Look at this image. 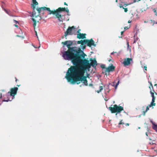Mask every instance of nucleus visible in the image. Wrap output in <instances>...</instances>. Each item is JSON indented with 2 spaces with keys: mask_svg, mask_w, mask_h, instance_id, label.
I'll list each match as a JSON object with an SVG mask.
<instances>
[{
  "mask_svg": "<svg viewBox=\"0 0 157 157\" xmlns=\"http://www.w3.org/2000/svg\"><path fill=\"white\" fill-rule=\"evenodd\" d=\"M64 51L63 53V57L66 60H71L74 65H77L79 64H83L84 67L89 68V61L84 59L82 60L81 58L84 59L86 56L83 51L77 47H74L71 49V52Z\"/></svg>",
  "mask_w": 157,
  "mask_h": 157,
  "instance_id": "nucleus-1",
  "label": "nucleus"
},
{
  "mask_svg": "<svg viewBox=\"0 0 157 157\" xmlns=\"http://www.w3.org/2000/svg\"><path fill=\"white\" fill-rule=\"evenodd\" d=\"M85 67L81 66L78 68L76 67H71L68 69L65 76L68 82L71 84H74L80 83V81L83 82L85 86H88L86 77L84 76Z\"/></svg>",
  "mask_w": 157,
  "mask_h": 157,
  "instance_id": "nucleus-2",
  "label": "nucleus"
},
{
  "mask_svg": "<svg viewBox=\"0 0 157 157\" xmlns=\"http://www.w3.org/2000/svg\"><path fill=\"white\" fill-rule=\"evenodd\" d=\"M65 9V8H61V7H59L56 10L51 11L50 10L49 8H47L45 7L41 8H36V10L38 11L39 14L41 13H42V14H44V12H43L44 10H47L49 11V14H52L55 15L56 16V17L58 18V20L60 22L62 21V15L60 14V11L64 10Z\"/></svg>",
  "mask_w": 157,
  "mask_h": 157,
  "instance_id": "nucleus-3",
  "label": "nucleus"
},
{
  "mask_svg": "<svg viewBox=\"0 0 157 157\" xmlns=\"http://www.w3.org/2000/svg\"><path fill=\"white\" fill-rule=\"evenodd\" d=\"M109 109L112 113L117 112L116 114V116L117 113H120L122 110H123V107L122 106H118L117 105H114L113 107H110Z\"/></svg>",
  "mask_w": 157,
  "mask_h": 157,
  "instance_id": "nucleus-4",
  "label": "nucleus"
},
{
  "mask_svg": "<svg viewBox=\"0 0 157 157\" xmlns=\"http://www.w3.org/2000/svg\"><path fill=\"white\" fill-rule=\"evenodd\" d=\"M62 44H63V47H64V46L66 45V46L68 48V49L67 51H69V52H71V49L73 47L70 48V46L72 45L73 42V41L71 40H67L65 41L64 42H62ZM65 51H64V52ZM64 51L62 53L63 54Z\"/></svg>",
  "mask_w": 157,
  "mask_h": 157,
  "instance_id": "nucleus-5",
  "label": "nucleus"
},
{
  "mask_svg": "<svg viewBox=\"0 0 157 157\" xmlns=\"http://www.w3.org/2000/svg\"><path fill=\"white\" fill-rule=\"evenodd\" d=\"M87 40H81L80 41H77V43L78 44H81L82 45V46H81V47H79V48H80V49L81 48L82 49H85L86 48V41Z\"/></svg>",
  "mask_w": 157,
  "mask_h": 157,
  "instance_id": "nucleus-6",
  "label": "nucleus"
},
{
  "mask_svg": "<svg viewBox=\"0 0 157 157\" xmlns=\"http://www.w3.org/2000/svg\"><path fill=\"white\" fill-rule=\"evenodd\" d=\"M86 40L87 41H86V44L87 46L89 47H90L92 45L94 47L96 46V45L94 44V42L92 39H91L90 40Z\"/></svg>",
  "mask_w": 157,
  "mask_h": 157,
  "instance_id": "nucleus-7",
  "label": "nucleus"
},
{
  "mask_svg": "<svg viewBox=\"0 0 157 157\" xmlns=\"http://www.w3.org/2000/svg\"><path fill=\"white\" fill-rule=\"evenodd\" d=\"M74 26H72L71 27H69L67 29L66 32L64 33V36H66L67 35H70L72 34L71 32L73 29H75Z\"/></svg>",
  "mask_w": 157,
  "mask_h": 157,
  "instance_id": "nucleus-8",
  "label": "nucleus"
},
{
  "mask_svg": "<svg viewBox=\"0 0 157 157\" xmlns=\"http://www.w3.org/2000/svg\"><path fill=\"white\" fill-rule=\"evenodd\" d=\"M90 61L91 62L89 64V68H90L92 66L93 67H95L97 66V61L96 60H93L91 59H90Z\"/></svg>",
  "mask_w": 157,
  "mask_h": 157,
  "instance_id": "nucleus-9",
  "label": "nucleus"
},
{
  "mask_svg": "<svg viewBox=\"0 0 157 157\" xmlns=\"http://www.w3.org/2000/svg\"><path fill=\"white\" fill-rule=\"evenodd\" d=\"M132 61V59L129 58H127L124 59L123 63L125 66H128L131 63V61Z\"/></svg>",
  "mask_w": 157,
  "mask_h": 157,
  "instance_id": "nucleus-10",
  "label": "nucleus"
},
{
  "mask_svg": "<svg viewBox=\"0 0 157 157\" xmlns=\"http://www.w3.org/2000/svg\"><path fill=\"white\" fill-rule=\"evenodd\" d=\"M18 89L17 87H15L14 88H12L11 89V96L14 97V95H13L16 94L17 93V90Z\"/></svg>",
  "mask_w": 157,
  "mask_h": 157,
  "instance_id": "nucleus-11",
  "label": "nucleus"
},
{
  "mask_svg": "<svg viewBox=\"0 0 157 157\" xmlns=\"http://www.w3.org/2000/svg\"><path fill=\"white\" fill-rule=\"evenodd\" d=\"M115 67L113 66V65L111 66L108 67L106 68L105 72H109L111 71H113L114 70Z\"/></svg>",
  "mask_w": 157,
  "mask_h": 157,
  "instance_id": "nucleus-12",
  "label": "nucleus"
},
{
  "mask_svg": "<svg viewBox=\"0 0 157 157\" xmlns=\"http://www.w3.org/2000/svg\"><path fill=\"white\" fill-rule=\"evenodd\" d=\"M86 35V34H78L77 35V38L79 39L86 38V37L85 36Z\"/></svg>",
  "mask_w": 157,
  "mask_h": 157,
  "instance_id": "nucleus-13",
  "label": "nucleus"
},
{
  "mask_svg": "<svg viewBox=\"0 0 157 157\" xmlns=\"http://www.w3.org/2000/svg\"><path fill=\"white\" fill-rule=\"evenodd\" d=\"M119 82H120V80L119 79H118V80L117 83L116 84H115L114 82H112L111 83H109V85H111L112 86L114 87L115 88V89H116L117 88L118 85V84L119 83Z\"/></svg>",
  "mask_w": 157,
  "mask_h": 157,
  "instance_id": "nucleus-14",
  "label": "nucleus"
},
{
  "mask_svg": "<svg viewBox=\"0 0 157 157\" xmlns=\"http://www.w3.org/2000/svg\"><path fill=\"white\" fill-rule=\"evenodd\" d=\"M33 17H34L35 18H37L38 17L39 19H38L39 20H40L41 19H42V18L40 16H39V15H38L37 16H36V13L35 12H33Z\"/></svg>",
  "mask_w": 157,
  "mask_h": 157,
  "instance_id": "nucleus-15",
  "label": "nucleus"
},
{
  "mask_svg": "<svg viewBox=\"0 0 157 157\" xmlns=\"http://www.w3.org/2000/svg\"><path fill=\"white\" fill-rule=\"evenodd\" d=\"M32 20L33 21V26H34V27L35 28V27L36 26V20L35 19L33 18H32Z\"/></svg>",
  "mask_w": 157,
  "mask_h": 157,
  "instance_id": "nucleus-16",
  "label": "nucleus"
},
{
  "mask_svg": "<svg viewBox=\"0 0 157 157\" xmlns=\"http://www.w3.org/2000/svg\"><path fill=\"white\" fill-rule=\"evenodd\" d=\"M65 9H65V10H63V11H60V14H61V15H62V21H61V22H63V21H62V20L63 19V14H61V12L63 11H66V12H67V13H69V10L67 9H67H66V10H65Z\"/></svg>",
  "mask_w": 157,
  "mask_h": 157,
  "instance_id": "nucleus-17",
  "label": "nucleus"
},
{
  "mask_svg": "<svg viewBox=\"0 0 157 157\" xmlns=\"http://www.w3.org/2000/svg\"><path fill=\"white\" fill-rule=\"evenodd\" d=\"M152 128L156 132H157V124H154L152 125Z\"/></svg>",
  "mask_w": 157,
  "mask_h": 157,
  "instance_id": "nucleus-18",
  "label": "nucleus"
},
{
  "mask_svg": "<svg viewBox=\"0 0 157 157\" xmlns=\"http://www.w3.org/2000/svg\"><path fill=\"white\" fill-rule=\"evenodd\" d=\"M122 120H121L119 123L118 124V125H120V124H124V123L123 122H122ZM125 125H126V126H128L129 125V124L128 123H126V124H125Z\"/></svg>",
  "mask_w": 157,
  "mask_h": 157,
  "instance_id": "nucleus-19",
  "label": "nucleus"
},
{
  "mask_svg": "<svg viewBox=\"0 0 157 157\" xmlns=\"http://www.w3.org/2000/svg\"><path fill=\"white\" fill-rule=\"evenodd\" d=\"M103 87L102 86H100L99 87V90H97L96 91V92L98 93H99L100 92H101V91L103 90Z\"/></svg>",
  "mask_w": 157,
  "mask_h": 157,
  "instance_id": "nucleus-20",
  "label": "nucleus"
},
{
  "mask_svg": "<svg viewBox=\"0 0 157 157\" xmlns=\"http://www.w3.org/2000/svg\"><path fill=\"white\" fill-rule=\"evenodd\" d=\"M32 2L33 3V4H32V6H34V5H37L38 4V2L36 1V0H33Z\"/></svg>",
  "mask_w": 157,
  "mask_h": 157,
  "instance_id": "nucleus-21",
  "label": "nucleus"
},
{
  "mask_svg": "<svg viewBox=\"0 0 157 157\" xmlns=\"http://www.w3.org/2000/svg\"><path fill=\"white\" fill-rule=\"evenodd\" d=\"M4 91V90H0V105H1L2 104V102H1V98H2V94L1 93V91Z\"/></svg>",
  "mask_w": 157,
  "mask_h": 157,
  "instance_id": "nucleus-22",
  "label": "nucleus"
},
{
  "mask_svg": "<svg viewBox=\"0 0 157 157\" xmlns=\"http://www.w3.org/2000/svg\"><path fill=\"white\" fill-rule=\"evenodd\" d=\"M155 99H152V101L151 102V103L150 104L152 106H155V104L154 103V102H155Z\"/></svg>",
  "mask_w": 157,
  "mask_h": 157,
  "instance_id": "nucleus-23",
  "label": "nucleus"
},
{
  "mask_svg": "<svg viewBox=\"0 0 157 157\" xmlns=\"http://www.w3.org/2000/svg\"><path fill=\"white\" fill-rule=\"evenodd\" d=\"M150 93L152 97V99H155V98L154 95V94L153 93L150 91Z\"/></svg>",
  "mask_w": 157,
  "mask_h": 157,
  "instance_id": "nucleus-24",
  "label": "nucleus"
},
{
  "mask_svg": "<svg viewBox=\"0 0 157 157\" xmlns=\"http://www.w3.org/2000/svg\"><path fill=\"white\" fill-rule=\"evenodd\" d=\"M6 13L7 14H8L10 16H12V15H11V11L9 10H7V12H6Z\"/></svg>",
  "mask_w": 157,
  "mask_h": 157,
  "instance_id": "nucleus-25",
  "label": "nucleus"
},
{
  "mask_svg": "<svg viewBox=\"0 0 157 157\" xmlns=\"http://www.w3.org/2000/svg\"><path fill=\"white\" fill-rule=\"evenodd\" d=\"M9 101H11V100H10L9 99L7 100H3L1 102H2V103L3 102H8Z\"/></svg>",
  "mask_w": 157,
  "mask_h": 157,
  "instance_id": "nucleus-26",
  "label": "nucleus"
},
{
  "mask_svg": "<svg viewBox=\"0 0 157 157\" xmlns=\"http://www.w3.org/2000/svg\"><path fill=\"white\" fill-rule=\"evenodd\" d=\"M153 11L155 13V15H156L157 16V12H156V11L155 9H153Z\"/></svg>",
  "mask_w": 157,
  "mask_h": 157,
  "instance_id": "nucleus-27",
  "label": "nucleus"
},
{
  "mask_svg": "<svg viewBox=\"0 0 157 157\" xmlns=\"http://www.w3.org/2000/svg\"><path fill=\"white\" fill-rule=\"evenodd\" d=\"M138 38H137L136 39H134L133 43H136V42L138 40Z\"/></svg>",
  "mask_w": 157,
  "mask_h": 157,
  "instance_id": "nucleus-28",
  "label": "nucleus"
},
{
  "mask_svg": "<svg viewBox=\"0 0 157 157\" xmlns=\"http://www.w3.org/2000/svg\"><path fill=\"white\" fill-rule=\"evenodd\" d=\"M10 95H11V92L10 91H9L7 94V95H6V96H8Z\"/></svg>",
  "mask_w": 157,
  "mask_h": 157,
  "instance_id": "nucleus-29",
  "label": "nucleus"
},
{
  "mask_svg": "<svg viewBox=\"0 0 157 157\" xmlns=\"http://www.w3.org/2000/svg\"><path fill=\"white\" fill-rule=\"evenodd\" d=\"M150 121L152 123V125L155 124V123L154 122L151 120H150Z\"/></svg>",
  "mask_w": 157,
  "mask_h": 157,
  "instance_id": "nucleus-30",
  "label": "nucleus"
},
{
  "mask_svg": "<svg viewBox=\"0 0 157 157\" xmlns=\"http://www.w3.org/2000/svg\"><path fill=\"white\" fill-rule=\"evenodd\" d=\"M13 21L14 23H15L16 24H17V23L19 24L18 22L17 21L15 20H13Z\"/></svg>",
  "mask_w": 157,
  "mask_h": 157,
  "instance_id": "nucleus-31",
  "label": "nucleus"
},
{
  "mask_svg": "<svg viewBox=\"0 0 157 157\" xmlns=\"http://www.w3.org/2000/svg\"><path fill=\"white\" fill-rule=\"evenodd\" d=\"M149 107H148V106H147L146 107V112H147L148 110H149Z\"/></svg>",
  "mask_w": 157,
  "mask_h": 157,
  "instance_id": "nucleus-32",
  "label": "nucleus"
},
{
  "mask_svg": "<svg viewBox=\"0 0 157 157\" xmlns=\"http://www.w3.org/2000/svg\"><path fill=\"white\" fill-rule=\"evenodd\" d=\"M123 9H124V11L125 12H126L128 11L127 8H123Z\"/></svg>",
  "mask_w": 157,
  "mask_h": 157,
  "instance_id": "nucleus-33",
  "label": "nucleus"
},
{
  "mask_svg": "<svg viewBox=\"0 0 157 157\" xmlns=\"http://www.w3.org/2000/svg\"><path fill=\"white\" fill-rule=\"evenodd\" d=\"M2 8H3V10H4L6 12H7V11L8 10H6V9H5V8H3V7L2 6Z\"/></svg>",
  "mask_w": 157,
  "mask_h": 157,
  "instance_id": "nucleus-34",
  "label": "nucleus"
},
{
  "mask_svg": "<svg viewBox=\"0 0 157 157\" xmlns=\"http://www.w3.org/2000/svg\"><path fill=\"white\" fill-rule=\"evenodd\" d=\"M146 112H146V110L145 111H144L143 112V114L144 115H145V113H146Z\"/></svg>",
  "mask_w": 157,
  "mask_h": 157,
  "instance_id": "nucleus-35",
  "label": "nucleus"
},
{
  "mask_svg": "<svg viewBox=\"0 0 157 157\" xmlns=\"http://www.w3.org/2000/svg\"><path fill=\"white\" fill-rule=\"evenodd\" d=\"M80 31H81L80 29H78V30L77 32V33H78V34L80 33Z\"/></svg>",
  "mask_w": 157,
  "mask_h": 157,
  "instance_id": "nucleus-36",
  "label": "nucleus"
},
{
  "mask_svg": "<svg viewBox=\"0 0 157 157\" xmlns=\"http://www.w3.org/2000/svg\"><path fill=\"white\" fill-rule=\"evenodd\" d=\"M144 68L145 69V70H146V71H147V67H146V66H144Z\"/></svg>",
  "mask_w": 157,
  "mask_h": 157,
  "instance_id": "nucleus-37",
  "label": "nucleus"
},
{
  "mask_svg": "<svg viewBox=\"0 0 157 157\" xmlns=\"http://www.w3.org/2000/svg\"><path fill=\"white\" fill-rule=\"evenodd\" d=\"M35 33H36V36H37V38L38 39V36H37V32H36V31H35Z\"/></svg>",
  "mask_w": 157,
  "mask_h": 157,
  "instance_id": "nucleus-38",
  "label": "nucleus"
},
{
  "mask_svg": "<svg viewBox=\"0 0 157 157\" xmlns=\"http://www.w3.org/2000/svg\"><path fill=\"white\" fill-rule=\"evenodd\" d=\"M127 47L128 48L129 47V42L128 41H127Z\"/></svg>",
  "mask_w": 157,
  "mask_h": 157,
  "instance_id": "nucleus-39",
  "label": "nucleus"
},
{
  "mask_svg": "<svg viewBox=\"0 0 157 157\" xmlns=\"http://www.w3.org/2000/svg\"><path fill=\"white\" fill-rule=\"evenodd\" d=\"M119 7L120 8H123V6L121 4L120 5Z\"/></svg>",
  "mask_w": 157,
  "mask_h": 157,
  "instance_id": "nucleus-40",
  "label": "nucleus"
},
{
  "mask_svg": "<svg viewBox=\"0 0 157 157\" xmlns=\"http://www.w3.org/2000/svg\"><path fill=\"white\" fill-rule=\"evenodd\" d=\"M128 29V28L127 27H125L124 28V29L125 30H127V29Z\"/></svg>",
  "mask_w": 157,
  "mask_h": 157,
  "instance_id": "nucleus-41",
  "label": "nucleus"
},
{
  "mask_svg": "<svg viewBox=\"0 0 157 157\" xmlns=\"http://www.w3.org/2000/svg\"><path fill=\"white\" fill-rule=\"evenodd\" d=\"M150 84V85L152 87V85L151 82H150L149 81L148 82Z\"/></svg>",
  "mask_w": 157,
  "mask_h": 157,
  "instance_id": "nucleus-42",
  "label": "nucleus"
},
{
  "mask_svg": "<svg viewBox=\"0 0 157 157\" xmlns=\"http://www.w3.org/2000/svg\"><path fill=\"white\" fill-rule=\"evenodd\" d=\"M14 26L17 27H18V26L17 25H14Z\"/></svg>",
  "mask_w": 157,
  "mask_h": 157,
  "instance_id": "nucleus-43",
  "label": "nucleus"
},
{
  "mask_svg": "<svg viewBox=\"0 0 157 157\" xmlns=\"http://www.w3.org/2000/svg\"><path fill=\"white\" fill-rule=\"evenodd\" d=\"M124 32V31H122V32H121V35L123 34Z\"/></svg>",
  "mask_w": 157,
  "mask_h": 157,
  "instance_id": "nucleus-44",
  "label": "nucleus"
},
{
  "mask_svg": "<svg viewBox=\"0 0 157 157\" xmlns=\"http://www.w3.org/2000/svg\"><path fill=\"white\" fill-rule=\"evenodd\" d=\"M153 23L154 24H157V22H155V21H154Z\"/></svg>",
  "mask_w": 157,
  "mask_h": 157,
  "instance_id": "nucleus-45",
  "label": "nucleus"
},
{
  "mask_svg": "<svg viewBox=\"0 0 157 157\" xmlns=\"http://www.w3.org/2000/svg\"><path fill=\"white\" fill-rule=\"evenodd\" d=\"M114 52H113L111 53V55H113L114 54Z\"/></svg>",
  "mask_w": 157,
  "mask_h": 157,
  "instance_id": "nucleus-46",
  "label": "nucleus"
},
{
  "mask_svg": "<svg viewBox=\"0 0 157 157\" xmlns=\"http://www.w3.org/2000/svg\"><path fill=\"white\" fill-rule=\"evenodd\" d=\"M131 22V21H128V23H130Z\"/></svg>",
  "mask_w": 157,
  "mask_h": 157,
  "instance_id": "nucleus-47",
  "label": "nucleus"
},
{
  "mask_svg": "<svg viewBox=\"0 0 157 157\" xmlns=\"http://www.w3.org/2000/svg\"><path fill=\"white\" fill-rule=\"evenodd\" d=\"M89 86H93V84H89Z\"/></svg>",
  "mask_w": 157,
  "mask_h": 157,
  "instance_id": "nucleus-48",
  "label": "nucleus"
},
{
  "mask_svg": "<svg viewBox=\"0 0 157 157\" xmlns=\"http://www.w3.org/2000/svg\"><path fill=\"white\" fill-rule=\"evenodd\" d=\"M151 106H152L151 105V104H150L149 106H148V107H151Z\"/></svg>",
  "mask_w": 157,
  "mask_h": 157,
  "instance_id": "nucleus-49",
  "label": "nucleus"
},
{
  "mask_svg": "<svg viewBox=\"0 0 157 157\" xmlns=\"http://www.w3.org/2000/svg\"><path fill=\"white\" fill-rule=\"evenodd\" d=\"M147 21H144V23H147Z\"/></svg>",
  "mask_w": 157,
  "mask_h": 157,
  "instance_id": "nucleus-50",
  "label": "nucleus"
},
{
  "mask_svg": "<svg viewBox=\"0 0 157 157\" xmlns=\"http://www.w3.org/2000/svg\"><path fill=\"white\" fill-rule=\"evenodd\" d=\"M64 4L67 6V4L65 2L64 3Z\"/></svg>",
  "mask_w": 157,
  "mask_h": 157,
  "instance_id": "nucleus-51",
  "label": "nucleus"
},
{
  "mask_svg": "<svg viewBox=\"0 0 157 157\" xmlns=\"http://www.w3.org/2000/svg\"><path fill=\"white\" fill-rule=\"evenodd\" d=\"M146 135L147 136H148V135H147V132H146Z\"/></svg>",
  "mask_w": 157,
  "mask_h": 157,
  "instance_id": "nucleus-52",
  "label": "nucleus"
},
{
  "mask_svg": "<svg viewBox=\"0 0 157 157\" xmlns=\"http://www.w3.org/2000/svg\"><path fill=\"white\" fill-rule=\"evenodd\" d=\"M82 85H83V84H82V85H80V87H81V86H82Z\"/></svg>",
  "mask_w": 157,
  "mask_h": 157,
  "instance_id": "nucleus-53",
  "label": "nucleus"
},
{
  "mask_svg": "<svg viewBox=\"0 0 157 157\" xmlns=\"http://www.w3.org/2000/svg\"><path fill=\"white\" fill-rule=\"evenodd\" d=\"M149 140H151V139L150 138H149Z\"/></svg>",
  "mask_w": 157,
  "mask_h": 157,
  "instance_id": "nucleus-54",
  "label": "nucleus"
},
{
  "mask_svg": "<svg viewBox=\"0 0 157 157\" xmlns=\"http://www.w3.org/2000/svg\"><path fill=\"white\" fill-rule=\"evenodd\" d=\"M140 127H138V129H140Z\"/></svg>",
  "mask_w": 157,
  "mask_h": 157,
  "instance_id": "nucleus-55",
  "label": "nucleus"
},
{
  "mask_svg": "<svg viewBox=\"0 0 157 157\" xmlns=\"http://www.w3.org/2000/svg\"><path fill=\"white\" fill-rule=\"evenodd\" d=\"M67 15H68V16L70 15V14H69V13H68V14H67Z\"/></svg>",
  "mask_w": 157,
  "mask_h": 157,
  "instance_id": "nucleus-56",
  "label": "nucleus"
},
{
  "mask_svg": "<svg viewBox=\"0 0 157 157\" xmlns=\"http://www.w3.org/2000/svg\"><path fill=\"white\" fill-rule=\"evenodd\" d=\"M116 2H117V0H116Z\"/></svg>",
  "mask_w": 157,
  "mask_h": 157,
  "instance_id": "nucleus-57",
  "label": "nucleus"
},
{
  "mask_svg": "<svg viewBox=\"0 0 157 157\" xmlns=\"http://www.w3.org/2000/svg\"><path fill=\"white\" fill-rule=\"evenodd\" d=\"M111 59H109V61H111Z\"/></svg>",
  "mask_w": 157,
  "mask_h": 157,
  "instance_id": "nucleus-58",
  "label": "nucleus"
},
{
  "mask_svg": "<svg viewBox=\"0 0 157 157\" xmlns=\"http://www.w3.org/2000/svg\"><path fill=\"white\" fill-rule=\"evenodd\" d=\"M17 78H16V81H17Z\"/></svg>",
  "mask_w": 157,
  "mask_h": 157,
  "instance_id": "nucleus-59",
  "label": "nucleus"
},
{
  "mask_svg": "<svg viewBox=\"0 0 157 157\" xmlns=\"http://www.w3.org/2000/svg\"><path fill=\"white\" fill-rule=\"evenodd\" d=\"M101 68H103V67H102V66H101Z\"/></svg>",
  "mask_w": 157,
  "mask_h": 157,
  "instance_id": "nucleus-60",
  "label": "nucleus"
},
{
  "mask_svg": "<svg viewBox=\"0 0 157 157\" xmlns=\"http://www.w3.org/2000/svg\"><path fill=\"white\" fill-rule=\"evenodd\" d=\"M40 47V46L38 47V48H39Z\"/></svg>",
  "mask_w": 157,
  "mask_h": 157,
  "instance_id": "nucleus-61",
  "label": "nucleus"
},
{
  "mask_svg": "<svg viewBox=\"0 0 157 157\" xmlns=\"http://www.w3.org/2000/svg\"><path fill=\"white\" fill-rule=\"evenodd\" d=\"M34 47L35 48H36V47H35V46H34Z\"/></svg>",
  "mask_w": 157,
  "mask_h": 157,
  "instance_id": "nucleus-62",
  "label": "nucleus"
},
{
  "mask_svg": "<svg viewBox=\"0 0 157 157\" xmlns=\"http://www.w3.org/2000/svg\"><path fill=\"white\" fill-rule=\"evenodd\" d=\"M111 58H112V57L111 56H109Z\"/></svg>",
  "mask_w": 157,
  "mask_h": 157,
  "instance_id": "nucleus-63",
  "label": "nucleus"
}]
</instances>
